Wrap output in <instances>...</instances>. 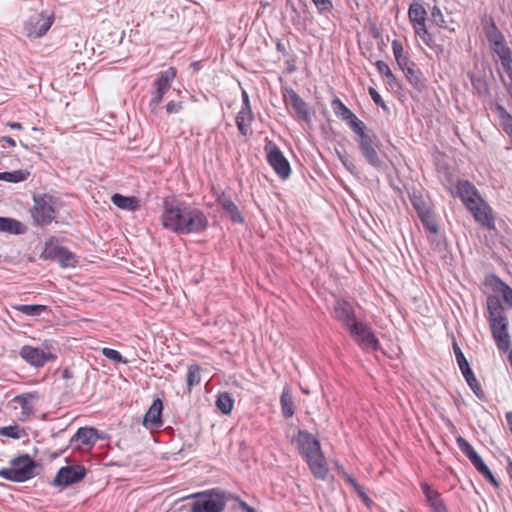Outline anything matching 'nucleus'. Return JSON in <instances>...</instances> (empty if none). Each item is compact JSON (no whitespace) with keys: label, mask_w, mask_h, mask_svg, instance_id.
I'll return each instance as SVG.
<instances>
[{"label":"nucleus","mask_w":512,"mask_h":512,"mask_svg":"<svg viewBox=\"0 0 512 512\" xmlns=\"http://www.w3.org/2000/svg\"><path fill=\"white\" fill-rule=\"evenodd\" d=\"M161 222L164 228L176 234H197L206 230L208 219L200 209L165 198Z\"/></svg>","instance_id":"1"},{"label":"nucleus","mask_w":512,"mask_h":512,"mask_svg":"<svg viewBox=\"0 0 512 512\" xmlns=\"http://www.w3.org/2000/svg\"><path fill=\"white\" fill-rule=\"evenodd\" d=\"M488 322L496 346L506 352L511 347V339L508 333V318L505 309L498 296L487 297Z\"/></svg>","instance_id":"2"},{"label":"nucleus","mask_w":512,"mask_h":512,"mask_svg":"<svg viewBox=\"0 0 512 512\" xmlns=\"http://www.w3.org/2000/svg\"><path fill=\"white\" fill-rule=\"evenodd\" d=\"M351 131L355 134L358 148L366 161L376 169L382 168L384 163L377 152L380 140L375 133L367 129L364 122Z\"/></svg>","instance_id":"3"},{"label":"nucleus","mask_w":512,"mask_h":512,"mask_svg":"<svg viewBox=\"0 0 512 512\" xmlns=\"http://www.w3.org/2000/svg\"><path fill=\"white\" fill-rule=\"evenodd\" d=\"M187 498L195 500L190 512H223L227 503L226 493L220 488L193 493Z\"/></svg>","instance_id":"4"},{"label":"nucleus","mask_w":512,"mask_h":512,"mask_svg":"<svg viewBox=\"0 0 512 512\" xmlns=\"http://www.w3.org/2000/svg\"><path fill=\"white\" fill-rule=\"evenodd\" d=\"M9 468L0 469V478L22 483L32 479L36 473L37 463L28 454H22L10 460Z\"/></svg>","instance_id":"5"},{"label":"nucleus","mask_w":512,"mask_h":512,"mask_svg":"<svg viewBox=\"0 0 512 512\" xmlns=\"http://www.w3.org/2000/svg\"><path fill=\"white\" fill-rule=\"evenodd\" d=\"M34 205L31 209L33 224L36 226L49 225L55 219V198L49 194L34 195Z\"/></svg>","instance_id":"6"},{"label":"nucleus","mask_w":512,"mask_h":512,"mask_svg":"<svg viewBox=\"0 0 512 512\" xmlns=\"http://www.w3.org/2000/svg\"><path fill=\"white\" fill-rule=\"evenodd\" d=\"M456 443L461 452L470 460L474 468L494 487L498 488L500 482L495 478L489 467L485 464L481 456L475 451L473 446L462 436L456 438Z\"/></svg>","instance_id":"7"},{"label":"nucleus","mask_w":512,"mask_h":512,"mask_svg":"<svg viewBox=\"0 0 512 512\" xmlns=\"http://www.w3.org/2000/svg\"><path fill=\"white\" fill-rule=\"evenodd\" d=\"M264 151L266 153V160L268 164L273 168L274 172L281 179H288L291 175V166L276 143L266 138Z\"/></svg>","instance_id":"8"},{"label":"nucleus","mask_w":512,"mask_h":512,"mask_svg":"<svg viewBox=\"0 0 512 512\" xmlns=\"http://www.w3.org/2000/svg\"><path fill=\"white\" fill-rule=\"evenodd\" d=\"M176 76L174 68H168L165 71L160 72L154 81L155 90L151 94L149 101V109L151 113L157 114L158 107L163 100L165 93L171 88L172 81Z\"/></svg>","instance_id":"9"},{"label":"nucleus","mask_w":512,"mask_h":512,"mask_svg":"<svg viewBox=\"0 0 512 512\" xmlns=\"http://www.w3.org/2000/svg\"><path fill=\"white\" fill-rule=\"evenodd\" d=\"M453 350H454V354H455V357L457 360V364H458V366L462 372V375L465 378L468 386L470 387V389L473 391V393L475 394V396L478 399L484 400L485 393H484L480 383L476 379L474 372L471 369L466 357L464 356L462 350L460 349V347L457 345L456 342L453 343Z\"/></svg>","instance_id":"10"},{"label":"nucleus","mask_w":512,"mask_h":512,"mask_svg":"<svg viewBox=\"0 0 512 512\" xmlns=\"http://www.w3.org/2000/svg\"><path fill=\"white\" fill-rule=\"evenodd\" d=\"M44 349L35 348L30 345H24L20 351V357L31 366L36 368L43 367L47 362L54 361L57 356L49 351L50 347L47 342L44 343Z\"/></svg>","instance_id":"11"},{"label":"nucleus","mask_w":512,"mask_h":512,"mask_svg":"<svg viewBox=\"0 0 512 512\" xmlns=\"http://www.w3.org/2000/svg\"><path fill=\"white\" fill-rule=\"evenodd\" d=\"M86 476V468L82 465H68L61 467L52 484L55 487H68L72 484H76Z\"/></svg>","instance_id":"12"},{"label":"nucleus","mask_w":512,"mask_h":512,"mask_svg":"<svg viewBox=\"0 0 512 512\" xmlns=\"http://www.w3.org/2000/svg\"><path fill=\"white\" fill-rule=\"evenodd\" d=\"M334 317L345 329L358 321L352 304L345 299L335 300Z\"/></svg>","instance_id":"13"},{"label":"nucleus","mask_w":512,"mask_h":512,"mask_svg":"<svg viewBox=\"0 0 512 512\" xmlns=\"http://www.w3.org/2000/svg\"><path fill=\"white\" fill-rule=\"evenodd\" d=\"M53 23L52 17H44L43 14L31 16L25 24V31L30 38H39L47 33Z\"/></svg>","instance_id":"14"},{"label":"nucleus","mask_w":512,"mask_h":512,"mask_svg":"<svg viewBox=\"0 0 512 512\" xmlns=\"http://www.w3.org/2000/svg\"><path fill=\"white\" fill-rule=\"evenodd\" d=\"M284 97L286 104L292 107L300 120L307 123L311 121V115L308 110L307 103L297 94L294 89L287 88L285 90Z\"/></svg>","instance_id":"15"},{"label":"nucleus","mask_w":512,"mask_h":512,"mask_svg":"<svg viewBox=\"0 0 512 512\" xmlns=\"http://www.w3.org/2000/svg\"><path fill=\"white\" fill-rule=\"evenodd\" d=\"M456 194L467 209L482 200L476 187L467 180H460L456 186Z\"/></svg>","instance_id":"16"},{"label":"nucleus","mask_w":512,"mask_h":512,"mask_svg":"<svg viewBox=\"0 0 512 512\" xmlns=\"http://www.w3.org/2000/svg\"><path fill=\"white\" fill-rule=\"evenodd\" d=\"M468 210L472 213L475 220L480 225L489 230L495 229V222L494 217L492 215V210L483 200L473 205Z\"/></svg>","instance_id":"17"},{"label":"nucleus","mask_w":512,"mask_h":512,"mask_svg":"<svg viewBox=\"0 0 512 512\" xmlns=\"http://www.w3.org/2000/svg\"><path fill=\"white\" fill-rule=\"evenodd\" d=\"M297 444L300 453L307 458L321 451L319 441L308 431L299 430L297 435Z\"/></svg>","instance_id":"18"},{"label":"nucleus","mask_w":512,"mask_h":512,"mask_svg":"<svg viewBox=\"0 0 512 512\" xmlns=\"http://www.w3.org/2000/svg\"><path fill=\"white\" fill-rule=\"evenodd\" d=\"M331 107L334 114L347 123L350 130L363 123L338 97L331 101Z\"/></svg>","instance_id":"19"},{"label":"nucleus","mask_w":512,"mask_h":512,"mask_svg":"<svg viewBox=\"0 0 512 512\" xmlns=\"http://www.w3.org/2000/svg\"><path fill=\"white\" fill-rule=\"evenodd\" d=\"M217 204L223 209L232 222L243 223L245 221L237 205L227 193H221L218 195Z\"/></svg>","instance_id":"20"},{"label":"nucleus","mask_w":512,"mask_h":512,"mask_svg":"<svg viewBox=\"0 0 512 512\" xmlns=\"http://www.w3.org/2000/svg\"><path fill=\"white\" fill-rule=\"evenodd\" d=\"M305 460L307 461L314 477L320 480H325L327 478L329 470L322 451L305 458Z\"/></svg>","instance_id":"21"},{"label":"nucleus","mask_w":512,"mask_h":512,"mask_svg":"<svg viewBox=\"0 0 512 512\" xmlns=\"http://www.w3.org/2000/svg\"><path fill=\"white\" fill-rule=\"evenodd\" d=\"M163 410L162 401L157 398L144 415L143 424L149 428H158L162 425L161 413Z\"/></svg>","instance_id":"22"},{"label":"nucleus","mask_w":512,"mask_h":512,"mask_svg":"<svg viewBox=\"0 0 512 512\" xmlns=\"http://www.w3.org/2000/svg\"><path fill=\"white\" fill-rule=\"evenodd\" d=\"M421 489L434 512H448L441 494L438 491L434 490L428 483H422Z\"/></svg>","instance_id":"23"},{"label":"nucleus","mask_w":512,"mask_h":512,"mask_svg":"<svg viewBox=\"0 0 512 512\" xmlns=\"http://www.w3.org/2000/svg\"><path fill=\"white\" fill-rule=\"evenodd\" d=\"M481 24L483 27V31L489 45L493 43H497L498 41L504 39L503 33L497 27L494 19L492 17H483L481 20Z\"/></svg>","instance_id":"24"},{"label":"nucleus","mask_w":512,"mask_h":512,"mask_svg":"<svg viewBox=\"0 0 512 512\" xmlns=\"http://www.w3.org/2000/svg\"><path fill=\"white\" fill-rule=\"evenodd\" d=\"M253 120L254 115L252 109H240V111L237 113L235 122L239 133L242 136H248L251 134V124Z\"/></svg>","instance_id":"25"},{"label":"nucleus","mask_w":512,"mask_h":512,"mask_svg":"<svg viewBox=\"0 0 512 512\" xmlns=\"http://www.w3.org/2000/svg\"><path fill=\"white\" fill-rule=\"evenodd\" d=\"M487 283L493 287L494 291L500 292L505 303L512 308V288L496 275L489 276Z\"/></svg>","instance_id":"26"},{"label":"nucleus","mask_w":512,"mask_h":512,"mask_svg":"<svg viewBox=\"0 0 512 512\" xmlns=\"http://www.w3.org/2000/svg\"><path fill=\"white\" fill-rule=\"evenodd\" d=\"M98 430L93 427H81L71 438V442H79L86 446H93L97 439Z\"/></svg>","instance_id":"27"},{"label":"nucleus","mask_w":512,"mask_h":512,"mask_svg":"<svg viewBox=\"0 0 512 512\" xmlns=\"http://www.w3.org/2000/svg\"><path fill=\"white\" fill-rule=\"evenodd\" d=\"M408 17L413 28L423 26L426 24L427 11L422 4L414 2L409 6Z\"/></svg>","instance_id":"28"},{"label":"nucleus","mask_w":512,"mask_h":512,"mask_svg":"<svg viewBox=\"0 0 512 512\" xmlns=\"http://www.w3.org/2000/svg\"><path fill=\"white\" fill-rule=\"evenodd\" d=\"M112 203L123 210L136 211L139 208V200L134 196H124L119 193H115L111 197Z\"/></svg>","instance_id":"29"},{"label":"nucleus","mask_w":512,"mask_h":512,"mask_svg":"<svg viewBox=\"0 0 512 512\" xmlns=\"http://www.w3.org/2000/svg\"><path fill=\"white\" fill-rule=\"evenodd\" d=\"M403 73L415 90L421 92L425 89V79L423 78L422 72L416 68V65L410 66V68H406Z\"/></svg>","instance_id":"30"},{"label":"nucleus","mask_w":512,"mask_h":512,"mask_svg":"<svg viewBox=\"0 0 512 512\" xmlns=\"http://www.w3.org/2000/svg\"><path fill=\"white\" fill-rule=\"evenodd\" d=\"M282 414L285 418H291L295 413L294 401L291 388L285 386L280 396Z\"/></svg>","instance_id":"31"},{"label":"nucleus","mask_w":512,"mask_h":512,"mask_svg":"<svg viewBox=\"0 0 512 512\" xmlns=\"http://www.w3.org/2000/svg\"><path fill=\"white\" fill-rule=\"evenodd\" d=\"M26 227L18 220L9 217H0V232L20 235L23 234Z\"/></svg>","instance_id":"32"},{"label":"nucleus","mask_w":512,"mask_h":512,"mask_svg":"<svg viewBox=\"0 0 512 512\" xmlns=\"http://www.w3.org/2000/svg\"><path fill=\"white\" fill-rule=\"evenodd\" d=\"M409 198L418 215L432 210L430 201L420 191L413 190Z\"/></svg>","instance_id":"33"},{"label":"nucleus","mask_w":512,"mask_h":512,"mask_svg":"<svg viewBox=\"0 0 512 512\" xmlns=\"http://www.w3.org/2000/svg\"><path fill=\"white\" fill-rule=\"evenodd\" d=\"M201 371L202 368L198 364H191L188 366L186 375L188 392H191L194 386L201 383Z\"/></svg>","instance_id":"34"},{"label":"nucleus","mask_w":512,"mask_h":512,"mask_svg":"<svg viewBox=\"0 0 512 512\" xmlns=\"http://www.w3.org/2000/svg\"><path fill=\"white\" fill-rule=\"evenodd\" d=\"M358 346L365 352H374L380 348V342L371 329L364 338H360Z\"/></svg>","instance_id":"35"},{"label":"nucleus","mask_w":512,"mask_h":512,"mask_svg":"<svg viewBox=\"0 0 512 512\" xmlns=\"http://www.w3.org/2000/svg\"><path fill=\"white\" fill-rule=\"evenodd\" d=\"M371 329L372 328L367 323L359 321V320L347 328L350 336L354 339V341L357 344H359L360 338H364L365 335Z\"/></svg>","instance_id":"36"},{"label":"nucleus","mask_w":512,"mask_h":512,"mask_svg":"<svg viewBox=\"0 0 512 512\" xmlns=\"http://www.w3.org/2000/svg\"><path fill=\"white\" fill-rule=\"evenodd\" d=\"M54 254L62 267L74 266L76 262L74 254L65 247H56L54 249Z\"/></svg>","instance_id":"37"},{"label":"nucleus","mask_w":512,"mask_h":512,"mask_svg":"<svg viewBox=\"0 0 512 512\" xmlns=\"http://www.w3.org/2000/svg\"><path fill=\"white\" fill-rule=\"evenodd\" d=\"M15 310L21 312L27 316H39L44 312L49 311V307L46 305H28V304H19L13 307Z\"/></svg>","instance_id":"38"},{"label":"nucleus","mask_w":512,"mask_h":512,"mask_svg":"<svg viewBox=\"0 0 512 512\" xmlns=\"http://www.w3.org/2000/svg\"><path fill=\"white\" fill-rule=\"evenodd\" d=\"M216 406L223 414H230L234 406V399L227 392L220 393L217 396Z\"/></svg>","instance_id":"39"},{"label":"nucleus","mask_w":512,"mask_h":512,"mask_svg":"<svg viewBox=\"0 0 512 512\" xmlns=\"http://www.w3.org/2000/svg\"><path fill=\"white\" fill-rule=\"evenodd\" d=\"M26 435L27 434L25 429L16 424L0 427V436L9 437L12 439H20Z\"/></svg>","instance_id":"40"},{"label":"nucleus","mask_w":512,"mask_h":512,"mask_svg":"<svg viewBox=\"0 0 512 512\" xmlns=\"http://www.w3.org/2000/svg\"><path fill=\"white\" fill-rule=\"evenodd\" d=\"M424 228L432 234L438 232V224L432 210L418 215Z\"/></svg>","instance_id":"41"},{"label":"nucleus","mask_w":512,"mask_h":512,"mask_svg":"<svg viewBox=\"0 0 512 512\" xmlns=\"http://www.w3.org/2000/svg\"><path fill=\"white\" fill-rule=\"evenodd\" d=\"M29 172L23 170H15L11 172H0V180L10 182V183H19L28 177Z\"/></svg>","instance_id":"42"},{"label":"nucleus","mask_w":512,"mask_h":512,"mask_svg":"<svg viewBox=\"0 0 512 512\" xmlns=\"http://www.w3.org/2000/svg\"><path fill=\"white\" fill-rule=\"evenodd\" d=\"M431 21L440 28L448 29L449 31H454V28H450L446 25L444 15L441 9L436 5L433 6V8L431 9Z\"/></svg>","instance_id":"43"},{"label":"nucleus","mask_w":512,"mask_h":512,"mask_svg":"<svg viewBox=\"0 0 512 512\" xmlns=\"http://www.w3.org/2000/svg\"><path fill=\"white\" fill-rule=\"evenodd\" d=\"M413 29H414L415 34L421 38V40L424 42L425 45H427L430 48L433 47L434 37L427 30L426 24H423V26H416Z\"/></svg>","instance_id":"44"},{"label":"nucleus","mask_w":512,"mask_h":512,"mask_svg":"<svg viewBox=\"0 0 512 512\" xmlns=\"http://www.w3.org/2000/svg\"><path fill=\"white\" fill-rule=\"evenodd\" d=\"M102 355L105 356L107 359L114 361L116 363H123L127 364L128 360L125 359L121 353L115 349L105 347L102 349Z\"/></svg>","instance_id":"45"},{"label":"nucleus","mask_w":512,"mask_h":512,"mask_svg":"<svg viewBox=\"0 0 512 512\" xmlns=\"http://www.w3.org/2000/svg\"><path fill=\"white\" fill-rule=\"evenodd\" d=\"M316 6L318 13H330L333 10V3L331 0H311Z\"/></svg>","instance_id":"46"},{"label":"nucleus","mask_w":512,"mask_h":512,"mask_svg":"<svg viewBox=\"0 0 512 512\" xmlns=\"http://www.w3.org/2000/svg\"><path fill=\"white\" fill-rule=\"evenodd\" d=\"M497 110L501 112L505 132L512 137V116L507 114L505 109L501 106H498Z\"/></svg>","instance_id":"47"},{"label":"nucleus","mask_w":512,"mask_h":512,"mask_svg":"<svg viewBox=\"0 0 512 512\" xmlns=\"http://www.w3.org/2000/svg\"><path fill=\"white\" fill-rule=\"evenodd\" d=\"M369 95L371 96L372 100L374 101V103L376 105L380 106L383 110L388 111L387 105L383 101V99L380 96V94L376 91V89H374L373 87H370L369 88Z\"/></svg>","instance_id":"48"},{"label":"nucleus","mask_w":512,"mask_h":512,"mask_svg":"<svg viewBox=\"0 0 512 512\" xmlns=\"http://www.w3.org/2000/svg\"><path fill=\"white\" fill-rule=\"evenodd\" d=\"M470 80L472 86L478 91V93H483L487 91L486 83L482 78L471 75Z\"/></svg>","instance_id":"49"},{"label":"nucleus","mask_w":512,"mask_h":512,"mask_svg":"<svg viewBox=\"0 0 512 512\" xmlns=\"http://www.w3.org/2000/svg\"><path fill=\"white\" fill-rule=\"evenodd\" d=\"M395 60L399 68L402 70V72L405 71L406 68H410V66H415V63L410 61L409 56L407 54H404L401 57L398 56Z\"/></svg>","instance_id":"50"},{"label":"nucleus","mask_w":512,"mask_h":512,"mask_svg":"<svg viewBox=\"0 0 512 512\" xmlns=\"http://www.w3.org/2000/svg\"><path fill=\"white\" fill-rule=\"evenodd\" d=\"M375 66L377 68V71L382 75L384 76L385 78L387 76H391V69L389 68V66L382 60H378L375 62Z\"/></svg>","instance_id":"51"},{"label":"nucleus","mask_w":512,"mask_h":512,"mask_svg":"<svg viewBox=\"0 0 512 512\" xmlns=\"http://www.w3.org/2000/svg\"><path fill=\"white\" fill-rule=\"evenodd\" d=\"M337 155H338V158L339 160L341 161V163L343 164V166L350 172V173H354V170L356 169L355 165L353 164L352 161H350L348 159L347 156L341 154L340 152H337Z\"/></svg>","instance_id":"52"},{"label":"nucleus","mask_w":512,"mask_h":512,"mask_svg":"<svg viewBox=\"0 0 512 512\" xmlns=\"http://www.w3.org/2000/svg\"><path fill=\"white\" fill-rule=\"evenodd\" d=\"M495 54L499 57L500 61L507 60L508 58L512 57V50L505 45L501 49L496 50Z\"/></svg>","instance_id":"53"},{"label":"nucleus","mask_w":512,"mask_h":512,"mask_svg":"<svg viewBox=\"0 0 512 512\" xmlns=\"http://www.w3.org/2000/svg\"><path fill=\"white\" fill-rule=\"evenodd\" d=\"M183 109L181 102L169 101L166 105V111L169 114L179 113Z\"/></svg>","instance_id":"54"},{"label":"nucleus","mask_w":512,"mask_h":512,"mask_svg":"<svg viewBox=\"0 0 512 512\" xmlns=\"http://www.w3.org/2000/svg\"><path fill=\"white\" fill-rule=\"evenodd\" d=\"M392 50H393V54H394V57L395 59L399 56H403L405 53H404V49H403V45L401 44L400 41L398 40H393L392 41Z\"/></svg>","instance_id":"55"},{"label":"nucleus","mask_w":512,"mask_h":512,"mask_svg":"<svg viewBox=\"0 0 512 512\" xmlns=\"http://www.w3.org/2000/svg\"><path fill=\"white\" fill-rule=\"evenodd\" d=\"M501 65L505 71V73L508 75L509 79L512 82V56L508 58L507 60H503L501 62Z\"/></svg>","instance_id":"56"},{"label":"nucleus","mask_w":512,"mask_h":512,"mask_svg":"<svg viewBox=\"0 0 512 512\" xmlns=\"http://www.w3.org/2000/svg\"><path fill=\"white\" fill-rule=\"evenodd\" d=\"M386 82L392 90H398L401 88L397 78L391 73V76L386 77Z\"/></svg>","instance_id":"57"},{"label":"nucleus","mask_w":512,"mask_h":512,"mask_svg":"<svg viewBox=\"0 0 512 512\" xmlns=\"http://www.w3.org/2000/svg\"><path fill=\"white\" fill-rule=\"evenodd\" d=\"M241 98H242V106H241V109H252L251 108V104H250V100H249V96H248V93L246 92V90H242V93H241Z\"/></svg>","instance_id":"58"},{"label":"nucleus","mask_w":512,"mask_h":512,"mask_svg":"<svg viewBox=\"0 0 512 512\" xmlns=\"http://www.w3.org/2000/svg\"><path fill=\"white\" fill-rule=\"evenodd\" d=\"M28 396L29 395H19L15 398V401L18 402L24 410L29 407Z\"/></svg>","instance_id":"59"},{"label":"nucleus","mask_w":512,"mask_h":512,"mask_svg":"<svg viewBox=\"0 0 512 512\" xmlns=\"http://www.w3.org/2000/svg\"><path fill=\"white\" fill-rule=\"evenodd\" d=\"M239 507L243 512H257V510L248 505L245 501L238 498Z\"/></svg>","instance_id":"60"},{"label":"nucleus","mask_w":512,"mask_h":512,"mask_svg":"<svg viewBox=\"0 0 512 512\" xmlns=\"http://www.w3.org/2000/svg\"><path fill=\"white\" fill-rule=\"evenodd\" d=\"M344 478H345V480H346V482H347V483H349L351 486H353V488L355 489V491H356V490H360V486H361V485H359V484H358V482L356 481V479H355V478H353L351 475H349V474H347V473L344 475Z\"/></svg>","instance_id":"61"},{"label":"nucleus","mask_w":512,"mask_h":512,"mask_svg":"<svg viewBox=\"0 0 512 512\" xmlns=\"http://www.w3.org/2000/svg\"><path fill=\"white\" fill-rule=\"evenodd\" d=\"M505 45H507V44H506V41H505V38H504V39H502V40L498 41L497 43H493V44H491V45H490V48H491V50L495 53V52H496V50L501 49V48H502V47H504Z\"/></svg>","instance_id":"62"},{"label":"nucleus","mask_w":512,"mask_h":512,"mask_svg":"<svg viewBox=\"0 0 512 512\" xmlns=\"http://www.w3.org/2000/svg\"><path fill=\"white\" fill-rule=\"evenodd\" d=\"M74 377V373L72 369L66 367L62 370V378L63 379H71Z\"/></svg>","instance_id":"63"},{"label":"nucleus","mask_w":512,"mask_h":512,"mask_svg":"<svg viewBox=\"0 0 512 512\" xmlns=\"http://www.w3.org/2000/svg\"><path fill=\"white\" fill-rule=\"evenodd\" d=\"M505 418H506L509 430L512 434V411L506 412Z\"/></svg>","instance_id":"64"}]
</instances>
